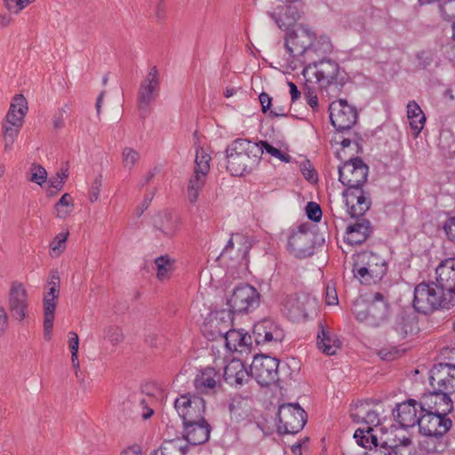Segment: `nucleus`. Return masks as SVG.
Returning <instances> with one entry per match:
<instances>
[{
  "instance_id": "f257e3e1",
  "label": "nucleus",
  "mask_w": 455,
  "mask_h": 455,
  "mask_svg": "<svg viewBox=\"0 0 455 455\" xmlns=\"http://www.w3.org/2000/svg\"><path fill=\"white\" fill-rule=\"evenodd\" d=\"M251 344V336L246 331L229 328V387L235 390L229 403V416L235 423L248 421L251 413L253 377L247 361Z\"/></svg>"
},
{
  "instance_id": "f03ea898",
  "label": "nucleus",
  "mask_w": 455,
  "mask_h": 455,
  "mask_svg": "<svg viewBox=\"0 0 455 455\" xmlns=\"http://www.w3.org/2000/svg\"><path fill=\"white\" fill-rule=\"evenodd\" d=\"M284 46L289 58V67L295 70L313 62L332 51V44L329 36L316 35L306 26L287 33Z\"/></svg>"
},
{
  "instance_id": "7ed1b4c3",
  "label": "nucleus",
  "mask_w": 455,
  "mask_h": 455,
  "mask_svg": "<svg viewBox=\"0 0 455 455\" xmlns=\"http://www.w3.org/2000/svg\"><path fill=\"white\" fill-rule=\"evenodd\" d=\"M414 308L420 313L427 314L437 309H450L455 303L445 291L434 283H420L414 289Z\"/></svg>"
},
{
  "instance_id": "20e7f679",
  "label": "nucleus",
  "mask_w": 455,
  "mask_h": 455,
  "mask_svg": "<svg viewBox=\"0 0 455 455\" xmlns=\"http://www.w3.org/2000/svg\"><path fill=\"white\" fill-rule=\"evenodd\" d=\"M387 270V259L372 251L353 255V274L362 283L370 284L381 280Z\"/></svg>"
},
{
  "instance_id": "39448f33",
  "label": "nucleus",
  "mask_w": 455,
  "mask_h": 455,
  "mask_svg": "<svg viewBox=\"0 0 455 455\" xmlns=\"http://www.w3.org/2000/svg\"><path fill=\"white\" fill-rule=\"evenodd\" d=\"M339 74V64L325 56L308 62L303 67L302 75L308 83H315L321 88L335 84Z\"/></svg>"
},
{
  "instance_id": "423d86ee",
  "label": "nucleus",
  "mask_w": 455,
  "mask_h": 455,
  "mask_svg": "<svg viewBox=\"0 0 455 455\" xmlns=\"http://www.w3.org/2000/svg\"><path fill=\"white\" fill-rule=\"evenodd\" d=\"M211 156L201 146L196 145V156L193 174L188 180L187 194L188 201L195 204L200 192L205 186L206 179L210 172Z\"/></svg>"
},
{
  "instance_id": "0eeeda50",
  "label": "nucleus",
  "mask_w": 455,
  "mask_h": 455,
  "mask_svg": "<svg viewBox=\"0 0 455 455\" xmlns=\"http://www.w3.org/2000/svg\"><path fill=\"white\" fill-rule=\"evenodd\" d=\"M278 431L281 434H297L307 422V413L298 403H284L277 412Z\"/></svg>"
},
{
  "instance_id": "6e6552de",
  "label": "nucleus",
  "mask_w": 455,
  "mask_h": 455,
  "mask_svg": "<svg viewBox=\"0 0 455 455\" xmlns=\"http://www.w3.org/2000/svg\"><path fill=\"white\" fill-rule=\"evenodd\" d=\"M259 302L260 294L254 286L240 283L233 289L229 296V311L248 314L255 310Z\"/></svg>"
},
{
  "instance_id": "1a4fd4ad",
  "label": "nucleus",
  "mask_w": 455,
  "mask_h": 455,
  "mask_svg": "<svg viewBox=\"0 0 455 455\" xmlns=\"http://www.w3.org/2000/svg\"><path fill=\"white\" fill-rule=\"evenodd\" d=\"M174 407L183 423H196L204 419L205 401L199 395L190 393L176 398Z\"/></svg>"
},
{
  "instance_id": "9d476101",
  "label": "nucleus",
  "mask_w": 455,
  "mask_h": 455,
  "mask_svg": "<svg viewBox=\"0 0 455 455\" xmlns=\"http://www.w3.org/2000/svg\"><path fill=\"white\" fill-rule=\"evenodd\" d=\"M160 90L159 72L156 66L152 67L140 83L138 90L137 104L140 114L145 117L150 112V105L158 96Z\"/></svg>"
},
{
  "instance_id": "9b49d317",
  "label": "nucleus",
  "mask_w": 455,
  "mask_h": 455,
  "mask_svg": "<svg viewBox=\"0 0 455 455\" xmlns=\"http://www.w3.org/2000/svg\"><path fill=\"white\" fill-rule=\"evenodd\" d=\"M368 166L362 159L355 157L347 161L339 167V180L347 188H362L367 180Z\"/></svg>"
},
{
  "instance_id": "f8f14e48",
  "label": "nucleus",
  "mask_w": 455,
  "mask_h": 455,
  "mask_svg": "<svg viewBox=\"0 0 455 455\" xmlns=\"http://www.w3.org/2000/svg\"><path fill=\"white\" fill-rule=\"evenodd\" d=\"M279 361L266 355H256L250 366L253 379L260 386H268L278 379Z\"/></svg>"
},
{
  "instance_id": "ddd939ff",
  "label": "nucleus",
  "mask_w": 455,
  "mask_h": 455,
  "mask_svg": "<svg viewBox=\"0 0 455 455\" xmlns=\"http://www.w3.org/2000/svg\"><path fill=\"white\" fill-rule=\"evenodd\" d=\"M315 306V299L307 294H291L283 298L282 312L292 321L305 320L308 310Z\"/></svg>"
},
{
  "instance_id": "4468645a",
  "label": "nucleus",
  "mask_w": 455,
  "mask_h": 455,
  "mask_svg": "<svg viewBox=\"0 0 455 455\" xmlns=\"http://www.w3.org/2000/svg\"><path fill=\"white\" fill-rule=\"evenodd\" d=\"M330 119L337 131L350 129L357 120V111L346 100L333 101L330 107Z\"/></svg>"
},
{
  "instance_id": "2eb2a0df",
  "label": "nucleus",
  "mask_w": 455,
  "mask_h": 455,
  "mask_svg": "<svg viewBox=\"0 0 455 455\" xmlns=\"http://www.w3.org/2000/svg\"><path fill=\"white\" fill-rule=\"evenodd\" d=\"M202 331L210 340L222 339L228 347V313L225 309L212 311L204 323Z\"/></svg>"
},
{
  "instance_id": "dca6fc26",
  "label": "nucleus",
  "mask_w": 455,
  "mask_h": 455,
  "mask_svg": "<svg viewBox=\"0 0 455 455\" xmlns=\"http://www.w3.org/2000/svg\"><path fill=\"white\" fill-rule=\"evenodd\" d=\"M452 421L440 414L427 411L419 414V430L427 436H442L451 427Z\"/></svg>"
},
{
  "instance_id": "f3484780",
  "label": "nucleus",
  "mask_w": 455,
  "mask_h": 455,
  "mask_svg": "<svg viewBox=\"0 0 455 455\" xmlns=\"http://www.w3.org/2000/svg\"><path fill=\"white\" fill-rule=\"evenodd\" d=\"M8 307L15 320L22 322L26 318L28 307V296L27 290L21 283H12L9 291Z\"/></svg>"
},
{
  "instance_id": "a211bd4d",
  "label": "nucleus",
  "mask_w": 455,
  "mask_h": 455,
  "mask_svg": "<svg viewBox=\"0 0 455 455\" xmlns=\"http://www.w3.org/2000/svg\"><path fill=\"white\" fill-rule=\"evenodd\" d=\"M252 335L257 345L276 344L284 337L280 326L270 319H263L255 323Z\"/></svg>"
},
{
  "instance_id": "6ab92c4d",
  "label": "nucleus",
  "mask_w": 455,
  "mask_h": 455,
  "mask_svg": "<svg viewBox=\"0 0 455 455\" xmlns=\"http://www.w3.org/2000/svg\"><path fill=\"white\" fill-rule=\"evenodd\" d=\"M430 385L433 388L438 387V390L455 393V365L449 363H440L435 365L430 371Z\"/></svg>"
},
{
  "instance_id": "aec40b11",
  "label": "nucleus",
  "mask_w": 455,
  "mask_h": 455,
  "mask_svg": "<svg viewBox=\"0 0 455 455\" xmlns=\"http://www.w3.org/2000/svg\"><path fill=\"white\" fill-rule=\"evenodd\" d=\"M194 387L200 395H216L223 390L221 375L214 368L206 367L196 376Z\"/></svg>"
},
{
  "instance_id": "412c9836",
  "label": "nucleus",
  "mask_w": 455,
  "mask_h": 455,
  "mask_svg": "<svg viewBox=\"0 0 455 455\" xmlns=\"http://www.w3.org/2000/svg\"><path fill=\"white\" fill-rule=\"evenodd\" d=\"M425 411V408L422 404L418 403L415 400H409L402 403L396 406V409L393 411V415L395 420L403 428H409L419 426V414Z\"/></svg>"
},
{
  "instance_id": "4be33fe9",
  "label": "nucleus",
  "mask_w": 455,
  "mask_h": 455,
  "mask_svg": "<svg viewBox=\"0 0 455 455\" xmlns=\"http://www.w3.org/2000/svg\"><path fill=\"white\" fill-rule=\"evenodd\" d=\"M344 204L351 218H360L370 209L371 201L362 188L345 190Z\"/></svg>"
},
{
  "instance_id": "5701e85b",
  "label": "nucleus",
  "mask_w": 455,
  "mask_h": 455,
  "mask_svg": "<svg viewBox=\"0 0 455 455\" xmlns=\"http://www.w3.org/2000/svg\"><path fill=\"white\" fill-rule=\"evenodd\" d=\"M251 243L248 237L235 234L229 239V251H235V255L231 257L232 260L236 259L239 264L237 273L238 278L245 277L248 274L249 259L248 254L251 250Z\"/></svg>"
},
{
  "instance_id": "b1692460",
  "label": "nucleus",
  "mask_w": 455,
  "mask_h": 455,
  "mask_svg": "<svg viewBox=\"0 0 455 455\" xmlns=\"http://www.w3.org/2000/svg\"><path fill=\"white\" fill-rule=\"evenodd\" d=\"M450 395V393L440 391L438 387H435L433 392L425 395L421 402L424 408L427 411H432V412L446 417L453 409Z\"/></svg>"
},
{
  "instance_id": "393cba45",
  "label": "nucleus",
  "mask_w": 455,
  "mask_h": 455,
  "mask_svg": "<svg viewBox=\"0 0 455 455\" xmlns=\"http://www.w3.org/2000/svg\"><path fill=\"white\" fill-rule=\"evenodd\" d=\"M48 291L44 296V338L49 340L51 339L53 321L55 317V309L57 299L60 296V286L47 285Z\"/></svg>"
},
{
  "instance_id": "a878e982",
  "label": "nucleus",
  "mask_w": 455,
  "mask_h": 455,
  "mask_svg": "<svg viewBox=\"0 0 455 455\" xmlns=\"http://www.w3.org/2000/svg\"><path fill=\"white\" fill-rule=\"evenodd\" d=\"M288 248L299 258L311 255L313 252L312 234L300 227L290 235Z\"/></svg>"
},
{
  "instance_id": "bb28decb",
  "label": "nucleus",
  "mask_w": 455,
  "mask_h": 455,
  "mask_svg": "<svg viewBox=\"0 0 455 455\" xmlns=\"http://www.w3.org/2000/svg\"><path fill=\"white\" fill-rule=\"evenodd\" d=\"M183 440L185 443L191 445H200L208 441L210 437L211 427L204 419L196 421V423H183Z\"/></svg>"
},
{
  "instance_id": "cd10ccee",
  "label": "nucleus",
  "mask_w": 455,
  "mask_h": 455,
  "mask_svg": "<svg viewBox=\"0 0 455 455\" xmlns=\"http://www.w3.org/2000/svg\"><path fill=\"white\" fill-rule=\"evenodd\" d=\"M301 13L302 4L297 0L280 7L279 12L272 13L271 17L281 29H288L300 19Z\"/></svg>"
},
{
  "instance_id": "c85d7f7f",
  "label": "nucleus",
  "mask_w": 455,
  "mask_h": 455,
  "mask_svg": "<svg viewBox=\"0 0 455 455\" xmlns=\"http://www.w3.org/2000/svg\"><path fill=\"white\" fill-rule=\"evenodd\" d=\"M371 315L369 318L372 319L374 323H369L368 326L379 327L388 319L389 306L381 293L376 292L373 294L371 298Z\"/></svg>"
},
{
  "instance_id": "c756f323",
  "label": "nucleus",
  "mask_w": 455,
  "mask_h": 455,
  "mask_svg": "<svg viewBox=\"0 0 455 455\" xmlns=\"http://www.w3.org/2000/svg\"><path fill=\"white\" fill-rule=\"evenodd\" d=\"M24 122L13 120L7 116L2 122V136L4 140V150L8 152L12 150L15 140H17Z\"/></svg>"
},
{
  "instance_id": "7c9ffc66",
  "label": "nucleus",
  "mask_w": 455,
  "mask_h": 455,
  "mask_svg": "<svg viewBox=\"0 0 455 455\" xmlns=\"http://www.w3.org/2000/svg\"><path fill=\"white\" fill-rule=\"evenodd\" d=\"M371 233V226L369 220L362 219L354 225L348 226L345 239L350 244L363 243Z\"/></svg>"
},
{
  "instance_id": "2f4dec72",
  "label": "nucleus",
  "mask_w": 455,
  "mask_h": 455,
  "mask_svg": "<svg viewBox=\"0 0 455 455\" xmlns=\"http://www.w3.org/2000/svg\"><path fill=\"white\" fill-rule=\"evenodd\" d=\"M229 151L238 156L244 155L254 157V161H258L262 156V149L259 144L244 139H236L234 140L229 146Z\"/></svg>"
},
{
  "instance_id": "473e14b6",
  "label": "nucleus",
  "mask_w": 455,
  "mask_h": 455,
  "mask_svg": "<svg viewBox=\"0 0 455 455\" xmlns=\"http://www.w3.org/2000/svg\"><path fill=\"white\" fill-rule=\"evenodd\" d=\"M154 227L166 236H172L179 228L177 216L169 212L156 214L153 220Z\"/></svg>"
},
{
  "instance_id": "72a5a7b5",
  "label": "nucleus",
  "mask_w": 455,
  "mask_h": 455,
  "mask_svg": "<svg viewBox=\"0 0 455 455\" xmlns=\"http://www.w3.org/2000/svg\"><path fill=\"white\" fill-rule=\"evenodd\" d=\"M407 118L413 134L418 136L424 128L426 116L415 100H411L407 104Z\"/></svg>"
},
{
  "instance_id": "f704fd0d",
  "label": "nucleus",
  "mask_w": 455,
  "mask_h": 455,
  "mask_svg": "<svg viewBox=\"0 0 455 455\" xmlns=\"http://www.w3.org/2000/svg\"><path fill=\"white\" fill-rule=\"evenodd\" d=\"M28 111V101L23 94H16L11 101L10 108L5 115L8 118L20 120L25 123Z\"/></svg>"
},
{
  "instance_id": "c9c22d12",
  "label": "nucleus",
  "mask_w": 455,
  "mask_h": 455,
  "mask_svg": "<svg viewBox=\"0 0 455 455\" xmlns=\"http://www.w3.org/2000/svg\"><path fill=\"white\" fill-rule=\"evenodd\" d=\"M340 342L334 334L322 328L317 336V347L324 354L335 355Z\"/></svg>"
},
{
  "instance_id": "e433bc0d",
  "label": "nucleus",
  "mask_w": 455,
  "mask_h": 455,
  "mask_svg": "<svg viewBox=\"0 0 455 455\" xmlns=\"http://www.w3.org/2000/svg\"><path fill=\"white\" fill-rule=\"evenodd\" d=\"M187 443L181 438L165 440L152 455H186Z\"/></svg>"
},
{
  "instance_id": "4c0bfd02",
  "label": "nucleus",
  "mask_w": 455,
  "mask_h": 455,
  "mask_svg": "<svg viewBox=\"0 0 455 455\" xmlns=\"http://www.w3.org/2000/svg\"><path fill=\"white\" fill-rule=\"evenodd\" d=\"M254 157L247 156H235L234 153H229V165L232 166L230 172L234 176H242L249 172L250 164L255 163Z\"/></svg>"
},
{
  "instance_id": "58836bf2",
  "label": "nucleus",
  "mask_w": 455,
  "mask_h": 455,
  "mask_svg": "<svg viewBox=\"0 0 455 455\" xmlns=\"http://www.w3.org/2000/svg\"><path fill=\"white\" fill-rule=\"evenodd\" d=\"M371 299H366L363 297L356 299L352 305V313L357 321L363 323L366 325L373 323L372 319L369 318L367 310H371Z\"/></svg>"
},
{
  "instance_id": "ea45409f",
  "label": "nucleus",
  "mask_w": 455,
  "mask_h": 455,
  "mask_svg": "<svg viewBox=\"0 0 455 455\" xmlns=\"http://www.w3.org/2000/svg\"><path fill=\"white\" fill-rule=\"evenodd\" d=\"M175 260L171 259L168 255H164L155 259V264L157 268L156 277L163 281L170 278L172 272L174 271Z\"/></svg>"
},
{
  "instance_id": "a19ab883",
  "label": "nucleus",
  "mask_w": 455,
  "mask_h": 455,
  "mask_svg": "<svg viewBox=\"0 0 455 455\" xmlns=\"http://www.w3.org/2000/svg\"><path fill=\"white\" fill-rule=\"evenodd\" d=\"M354 438L358 445L369 449V451L378 445L377 436L372 434L371 427H368L367 429L358 428L355 430Z\"/></svg>"
},
{
  "instance_id": "79ce46f5",
  "label": "nucleus",
  "mask_w": 455,
  "mask_h": 455,
  "mask_svg": "<svg viewBox=\"0 0 455 455\" xmlns=\"http://www.w3.org/2000/svg\"><path fill=\"white\" fill-rule=\"evenodd\" d=\"M74 207L73 197L70 194L65 193L54 205L56 217L61 220L67 219L71 215Z\"/></svg>"
},
{
  "instance_id": "37998d69",
  "label": "nucleus",
  "mask_w": 455,
  "mask_h": 455,
  "mask_svg": "<svg viewBox=\"0 0 455 455\" xmlns=\"http://www.w3.org/2000/svg\"><path fill=\"white\" fill-rule=\"evenodd\" d=\"M68 235V231L60 233L50 243V254L52 258L59 257L64 251Z\"/></svg>"
},
{
  "instance_id": "c03bdc74",
  "label": "nucleus",
  "mask_w": 455,
  "mask_h": 455,
  "mask_svg": "<svg viewBox=\"0 0 455 455\" xmlns=\"http://www.w3.org/2000/svg\"><path fill=\"white\" fill-rule=\"evenodd\" d=\"M122 160L124 168L131 170L140 160V153L132 148L125 147L122 152Z\"/></svg>"
},
{
  "instance_id": "a18cd8bd",
  "label": "nucleus",
  "mask_w": 455,
  "mask_h": 455,
  "mask_svg": "<svg viewBox=\"0 0 455 455\" xmlns=\"http://www.w3.org/2000/svg\"><path fill=\"white\" fill-rule=\"evenodd\" d=\"M439 7L441 15L445 20H455V0H440Z\"/></svg>"
},
{
  "instance_id": "49530a36",
  "label": "nucleus",
  "mask_w": 455,
  "mask_h": 455,
  "mask_svg": "<svg viewBox=\"0 0 455 455\" xmlns=\"http://www.w3.org/2000/svg\"><path fill=\"white\" fill-rule=\"evenodd\" d=\"M31 177L30 181L42 186L47 179V172L44 167L40 164H33L30 167Z\"/></svg>"
},
{
  "instance_id": "de8ad7c7",
  "label": "nucleus",
  "mask_w": 455,
  "mask_h": 455,
  "mask_svg": "<svg viewBox=\"0 0 455 455\" xmlns=\"http://www.w3.org/2000/svg\"><path fill=\"white\" fill-rule=\"evenodd\" d=\"M36 0H4L5 8L14 14H19L28 5Z\"/></svg>"
},
{
  "instance_id": "09e8293b",
  "label": "nucleus",
  "mask_w": 455,
  "mask_h": 455,
  "mask_svg": "<svg viewBox=\"0 0 455 455\" xmlns=\"http://www.w3.org/2000/svg\"><path fill=\"white\" fill-rule=\"evenodd\" d=\"M167 4L165 0H157L154 8V19L156 23L162 24L167 18Z\"/></svg>"
},
{
  "instance_id": "8fccbe9b",
  "label": "nucleus",
  "mask_w": 455,
  "mask_h": 455,
  "mask_svg": "<svg viewBox=\"0 0 455 455\" xmlns=\"http://www.w3.org/2000/svg\"><path fill=\"white\" fill-rule=\"evenodd\" d=\"M300 172L303 174L304 178L314 183L317 181V174L312 165V164L308 160H305L299 164Z\"/></svg>"
},
{
  "instance_id": "3c124183",
  "label": "nucleus",
  "mask_w": 455,
  "mask_h": 455,
  "mask_svg": "<svg viewBox=\"0 0 455 455\" xmlns=\"http://www.w3.org/2000/svg\"><path fill=\"white\" fill-rule=\"evenodd\" d=\"M398 450L399 447L397 445L388 446L385 443L371 449V451H368L366 455H397Z\"/></svg>"
},
{
  "instance_id": "603ef678",
  "label": "nucleus",
  "mask_w": 455,
  "mask_h": 455,
  "mask_svg": "<svg viewBox=\"0 0 455 455\" xmlns=\"http://www.w3.org/2000/svg\"><path fill=\"white\" fill-rule=\"evenodd\" d=\"M102 186V175H98L92 183L91 189L89 192V200L91 203H94L98 200L100 188Z\"/></svg>"
},
{
  "instance_id": "864d4df0",
  "label": "nucleus",
  "mask_w": 455,
  "mask_h": 455,
  "mask_svg": "<svg viewBox=\"0 0 455 455\" xmlns=\"http://www.w3.org/2000/svg\"><path fill=\"white\" fill-rule=\"evenodd\" d=\"M307 218L315 222H317L322 218V210L320 206L314 202L307 204L306 207Z\"/></svg>"
},
{
  "instance_id": "5fc2aeb1",
  "label": "nucleus",
  "mask_w": 455,
  "mask_h": 455,
  "mask_svg": "<svg viewBox=\"0 0 455 455\" xmlns=\"http://www.w3.org/2000/svg\"><path fill=\"white\" fill-rule=\"evenodd\" d=\"M137 413L143 419H148L153 416L154 410L148 405V403L144 398H142L137 406Z\"/></svg>"
},
{
  "instance_id": "6e6d98bb",
  "label": "nucleus",
  "mask_w": 455,
  "mask_h": 455,
  "mask_svg": "<svg viewBox=\"0 0 455 455\" xmlns=\"http://www.w3.org/2000/svg\"><path fill=\"white\" fill-rule=\"evenodd\" d=\"M304 97L307 103L312 108L313 110L318 108V98L315 92L309 87L304 92Z\"/></svg>"
},
{
  "instance_id": "4d7b16f0",
  "label": "nucleus",
  "mask_w": 455,
  "mask_h": 455,
  "mask_svg": "<svg viewBox=\"0 0 455 455\" xmlns=\"http://www.w3.org/2000/svg\"><path fill=\"white\" fill-rule=\"evenodd\" d=\"M412 321H410L405 318H402L401 322L397 323L395 326V330L397 332L402 334L403 336L407 335L409 332H411L413 328L411 325Z\"/></svg>"
},
{
  "instance_id": "13d9d810",
  "label": "nucleus",
  "mask_w": 455,
  "mask_h": 455,
  "mask_svg": "<svg viewBox=\"0 0 455 455\" xmlns=\"http://www.w3.org/2000/svg\"><path fill=\"white\" fill-rule=\"evenodd\" d=\"M325 302L329 306L337 305L339 302L336 289L330 284L326 286Z\"/></svg>"
},
{
  "instance_id": "bf43d9fd",
  "label": "nucleus",
  "mask_w": 455,
  "mask_h": 455,
  "mask_svg": "<svg viewBox=\"0 0 455 455\" xmlns=\"http://www.w3.org/2000/svg\"><path fill=\"white\" fill-rule=\"evenodd\" d=\"M443 228L449 239L455 241V217L450 218L445 222Z\"/></svg>"
},
{
  "instance_id": "052dcab7",
  "label": "nucleus",
  "mask_w": 455,
  "mask_h": 455,
  "mask_svg": "<svg viewBox=\"0 0 455 455\" xmlns=\"http://www.w3.org/2000/svg\"><path fill=\"white\" fill-rule=\"evenodd\" d=\"M259 146L261 147L262 152L266 150L267 153L271 155L272 156L277 158L282 156V151L278 148L273 147L267 141H259Z\"/></svg>"
},
{
  "instance_id": "680f3d73",
  "label": "nucleus",
  "mask_w": 455,
  "mask_h": 455,
  "mask_svg": "<svg viewBox=\"0 0 455 455\" xmlns=\"http://www.w3.org/2000/svg\"><path fill=\"white\" fill-rule=\"evenodd\" d=\"M8 328V315L5 309L0 306V337H2Z\"/></svg>"
},
{
  "instance_id": "e2e57ef3",
  "label": "nucleus",
  "mask_w": 455,
  "mask_h": 455,
  "mask_svg": "<svg viewBox=\"0 0 455 455\" xmlns=\"http://www.w3.org/2000/svg\"><path fill=\"white\" fill-rule=\"evenodd\" d=\"M259 100L263 113H267L268 110H270L272 99L267 93L261 92L259 96Z\"/></svg>"
},
{
  "instance_id": "0e129e2a",
  "label": "nucleus",
  "mask_w": 455,
  "mask_h": 455,
  "mask_svg": "<svg viewBox=\"0 0 455 455\" xmlns=\"http://www.w3.org/2000/svg\"><path fill=\"white\" fill-rule=\"evenodd\" d=\"M47 285L60 287V278L57 269H52L50 271Z\"/></svg>"
},
{
  "instance_id": "69168bd1",
  "label": "nucleus",
  "mask_w": 455,
  "mask_h": 455,
  "mask_svg": "<svg viewBox=\"0 0 455 455\" xmlns=\"http://www.w3.org/2000/svg\"><path fill=\"white\" fill-rule=\"evenodd\" d=\"M68 346L71 351H76V349L78 351L79 338L78 335L74 331H70L68 333Z\"/></svg>"
},
{
  "instance_id": "338daca9",
  "label": "nucleus",
  "mask_w": 455,
  "mask_h": 455,
  "mask_svg": "<svg viewBox=\"0 0 455 455\" xmlns=\"http://www.w3.org/2000/svg\"><path fill=\"white\" fill-rule=\"evenodd\" d=\"M364 420L367 424L372 425V426H378L379 424V418L377 412L373 411H369L365 417Z\"/></svg>"
},
{
  "instance_id": "774afa93",
  "label": "nucleus",
  "mask_w": 455,
  "mask_h": 455,
  "mask_svg": "<svg viewBox=\"0 0 455 455\" xmlns=\"http://www.w3.org/2000/svg\"><path fill=\"white\" fill-rule=\"evenodd\" d=\"M64 113L65 110L60 109L59 112L53 117V126L56 129H60L64 125Z\"/></svg>"
}]
</instances>
